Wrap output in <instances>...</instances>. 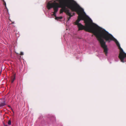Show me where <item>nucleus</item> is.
<instances>
[{"mask_svg":"<svg viewBox=\"0 0 126 126\" xmlns=\"http://www.w3.org/2000/svg\"><path fill=\"white\" fill-rule=\"evenodd\" d=\"M84 23H85V26H83L81 24H79L77 25L78 30H84L86 31L93 33L97 38L101 47L104 49V52L107 56L108 49L104 39L109 42L110 41L115 39V38L105 30L104 29L102 30L101 28L93 23L90 18H88L87 20H85Z\"/></svg>","mask_w":126,"mask_h":126,"instance_id":"1","label":"nucleus"},{"mask_svg":"<svg viewBox=\"0 0 126 126\" xmlns=\"http://www.w3.org/2000/svg\"><path fill=\"white\" fill-rule=\"evenodd\" d=\"M79 6L78 8L75 7V11H73V12H75L79 15L78 19L76 20L75 22V24L78 25L79 23V21L81 20H83L85 21V20H87L88 19V18H90L87 16L85 12H84L83 9L81 8L78 4Z\"/></svg>","mask_w":126,"mask_h":126,"instance_id":"2","label":"nucleus"},{"mask_svg":"<svg viewBox=\"0 0 126 126\" xmlns=\"http://www.w3.org/2000/svg\"><path fill=\"white\" fill-rule=\"evenodd\" d=\"M114 41L120 50V53L118 56L121 62L124 63L126 61V53L123 51L122 49L120 47V45L118 41L115 39L113 40Z\"/></svg>","mask_w":126,"mask_h":126,"instance_id":"3","label":"nucleus"},{"mask_svg":"<svg viewBox=\"0 0 126 126\" xmlns=\"http://www.w3.org/2000/svg\"><path fill=\"white\" fill-rule=\"evenodd\" d=\"M55 3L54 0H53L49 1L47 3V7L48 9L49 10L51 8H53L54 12H53V15L55 16H56V13L58 11L59 7H61L60 6H56L55 5L53 4Z\"/></svg>","mask_w":126,"mask_h":126,"instance_id":"4","label":"nucleus"},{"mask_svg":"<svg viewBox=\"0 0 126 126\" xmlns=\"http://www.w3.org/2000/svg\"><path fill=\"white\" fill-rule=\"evenodd\" d=\"M67 15L69 16V17H68L67 18L68 19V21H69L70 19L73 16V15H72L71 13L70 12V11L67 12V13L66 14Z\"/></svg>","mask_w":126,"mask_h":126,"instance_id":"5","label":"nucleus"},{"mask_svg":"<svg viewBox=\"0 0 126 126\" xmlns=\"http://www.w3.org/2000/svg\"><path fill=\"white\" fill-rule=\"evenodd\" d=\"M16 74H15L11 77V83H13L16 79Z\"/></svg>","mask_w":126,"mask_h":126,"instance_id":"6","label":"nucleus"},{"mask_svg":"<svg viewBox=\"0 0 126 126\" xmlns=\"http://www.w3.org/2000/svg\"><path fill=\"white\" fill-rule=\"evenodd\" d=\"M6 105V103L5 101H4L3 102L0 103V108L5 106Z\"/></svg>","mask_w":126,"mask_h":126,"instance_id":"7","label":"nucleus"},{"mask_svg":"<svg viewBox=\"0 0 126 126\" xmlns=\"http://www.w3.org/2000/svg\"><path fill=\"white\" fill-rule=\"evenodd\" d=\"M62 18V16H60L59 17H55V19H61Z\"/></svg>","mask_w":126,"mask_h":126,"instance_id":"8","label":"nucleus"},{"mask_svg":"<svg viewBox=\"0 0 126 126\" xmlns=\"http://www.w3.org/2000/svg\"><path fill=\"white\" fill-rule=\"evenodd\" d=\"M11 120H9L8 121V124L9 125H10L11 124Z\"/></svg>","mask_w":126,"mask_h":126,"instance_id":"9","label":"nucleus"},{"mask_svg":"<svg viewBox=\"0 0 126 126\" xmlns=\"http://www.w3.org/2000/svg\"><path fill=\"white\" fill-rule=\"evenodd\" d=\"M20 55H23V52H21L20 54Z\"/></svg>","mask_w":126,"mask_h":126,"instance_id":"10","label":"nucleus"},{"mask_svg":"<svg viewBox=\"0 0 126 126\" xmlns=\"http://www.w3.org/2000/svg\"><path fill=\"white\" fill-rule=\"evenodd\" d=\"M8 107H9L10 108L12 109L11 108V106L10 105H8Z\"/></svg>","mask_w":126,"mask_h":126,"instance_id":"11","label":"nucleus"},{"mask_svg":"<svg viewBox=\"0 0 126 126\" xmlns=\"http://www.w3.org/2000/svg\"><path fill=\"white\" fill-rule=\"evenodd\" d=\"M4 126H7V125H6L5 124L4 125Z\"/></svg>","mask_w":126,"mask_h":126,"instance_id":"12","label":"nucleus"},{"mask_svg":"<svg viewBox=\"0 0 126 126\" xmlns=\"http://www.w3.org/2000/svg\"><path fill=\"white\" fill-rule=\"evenodd\" d=\"M14 23V22H12V24Z\"/></svg>","mask_w":126,"mask_h":126,"instance_id":"13","label":"nucleus"},{"mask_svg":"<svg viewBox=\"0 0 126 126\" xmlns=\"http://www.w3.org/2000/svg\"><path fill=\"white\" fill-rule=\"evenodd\" d=\"M93 36V35H92V36Z\"/></svg>","mask_w":126,"mask_h":126,"instance_id":"14","label":"nucleus"}]
</instances>
